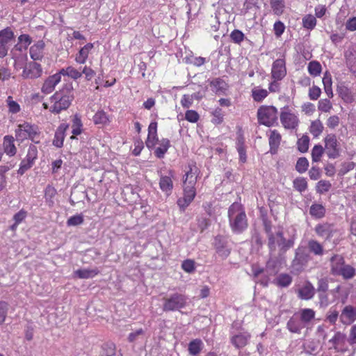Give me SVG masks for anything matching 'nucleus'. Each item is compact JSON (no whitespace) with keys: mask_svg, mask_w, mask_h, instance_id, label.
I'll use <instances>...</instances> for the list:
<instances>
[{"mask_svg":"<svg viewBox=\"0 0 356 356\" xmlns=\"http://www.w3.org/2000/svg\"><path fill=\"white\" fill-rule=\"evenodd\" d=\"M229 225L233 232L242 233L248 227V219L243 205L238 202L233 203L228 210Z\"/></svg>","mask_w":356,"mask_h":356,"instance_id":"1","label":"nucleus"},{"mask_svg":"<svg viewBox=\"0 0 356 356\" xmlns=\"http://www.w3.org/2000/svg\"><path fill=\"white\" fill-rule=\"evenodd\" d=\"M74 99L72 92L68 89L56 91L49 98V111L54 114H59L67 110Z\"/></svg>","mask_w":356,"mask_h":356,"instance_id":"2","label":"nucleus"},{"mask_svg":"<svg viewBox=\"0 0 356 356\" xmlns=\"http://www.w3.org/2000/svg\"><path fill=\"white\" fill-rule=\"evenodd\" d=\"M294 238L286 239L282 231H279L275 234L270 233L268 235V246L270 252L277 250L280 256L284 255L290 248L294 245Z\"/></svg>","mask_w":356,"mask_h":356,"instance_id":"3","label":"nucleus"},{"mask_svg":"<svg viewBox=\"0 0 356 356\" xmlns=\"http://www.w3.org/2000/svg\"><path fill=\"white\" fill-rule=\"evenodd\" d=\"M257 117L260 124L270 127L277 121L278 110L274 106L262 105L257 109Z\"/></svg>","mask_w":356,"mask_h":356,"instance_id":"4","label":"nucleus"},{"mask_svg":"<svg viewBox=\"0 0 356 356\" xmlns=\"http://www.w3.org/2000/svg\"><path fill=\"white\" fill-rule=\"evenodd\" d=\"M39 130L38 126L31 124L29 122H24L18 125L15 131V136L18 140H24L30 139L35 143H38L37 140L39 136Z\"/></svg>","mask_w":356,"mask_h":356,"instance_id":"5","label":"nucleus"},{"mask_svg":"<svg viewBox=\"0 0 356 356\" xmlns=\"http://www.w3.org/2000/svg\"><path fill=\"white\" fill-rule=\"evenodd\" d=\"M280 122L285 129H296L299 126L298 116L289 106L282 108L280 114Z\"/></svg>","mask_w":356,"mask_h":356,"instance_id":"6","label":"nucleus"},{"mask_svg":"<svg viewBox=\"0 0 356 356\" xmlns=\"http://www.w3.org/2000/svg\"><path fill=\"white\" fill-rule=\"evenodd\" d=\"M15 40V36L10 27H6L0 31V58H5Z\"/></svg>","mask_w":356,"mask_h":356,"instance_id":"7","label":"nucleus"},{"mask_svg":"<svg viewBox=\"0 0 356 356\" xmlns=\"http://www.w3.org/2000/svg\"><path fill=\"white\" fill-rule=\"evenodd\" d=\"M186 296L175 293L169 298L163 299V310L164 312L176 311L182 309L186 305Z\"/></svg>","mask_w":356,"mask_h":356,"instance_id":"8","label":"nucleus"},{"mask_svg":"<svg viewBox=\"0 0 356 356\" xmlns=\"http://www.w3.org/2000/svg\"><path fill=\"white\" fill-rule=\"evenodd\" d=\"M316 234L325 241H330L334 237L339 235V230L334 224L323 222L317 224L314 227Z\"/></svg>","mask_w":356,"mask_h":356,"instance_id":"9","label":"nucleus"},{"mask_svg":"<svg viewBox=\"0 0 356 356\" xmlns=\"http://www.w3.org/2000/svg\"><path fill=\"white\" fill-rule=\"evenodd\" d=\"M311 257L305 248L299 247L296 250L295 257L292 261L291 266L294 270L301 271L307 265Z\"/></svg>","mask_w":356,"mask_h":356,"instance_id":"10","label":"nucleus"},{"mask_svg":"<svg viewBox=\"0 0 356 356\" xmlns=\"http://www.w3.org/2000/svg\"><path fill=\"white\" fill-rule=\"evenodd\" d=\"M38 159V148L33 145H31L28 149L26 157L21 161L18 173L23 175L34 165Z\"/></svg>","mask_w":356,"mask_h":356,"instance_id":"11","label":"nucleus"},{"mask_svg":"<svg viewBox=\"0 0 356 356\" xmlns=\"http://www.w3.org/2000/svg\"><path fill=\"white\" fill-rule=\"evenodd\" d=\"M325 149L330 159L339 156V145L334 134H329L324 138Z\"/></svg>","mask_w":356,"mask_h":356,"instance_id":"12","label":"nucleus"},{"mask_svg":"<svg viewBox=\"0 0 356 356\" xmlns=\"http://www.w3.org/2000/svg\"><path fill=\"white\" fill-rule=\"evenodd\" d=\"M199 173L200 170L196 163H189L183 176V186L195 187Z\"/></svg>","mask_w":356,"mask_h":356,"instance_id":"13","label":"nucleus"},{"mask_svg":"<svg viewBox=\"0 0 356 356\" xmlns=\"http://www.w3.org/2000/svg\"><path fill=\"white\" fill-rule=\"evenodd\" d=\"M287 74L286 60L284 55L282 58L276 59L272 64L271 79L282 80Z\"/></svg>","mask_w":356,"mask_h":356,"instance_id":"14","label":"nucleus"},{"mask_svg":"<svg viewBox=\"0 0 356 356\" xmlns=\"http://www.w3.org/2000/svg\"><path fill=\"white\" fill-rule=\"evenodd\" d=\"M211 90L216 95H227L229 89V85L220 77H217L209 81Z\"/></svg>","mask_w":356,"mask_h":356,"instance_id":"15","label":"nucleus"},{"mask_svg":"<svg viewBox=\"0 0 356 356\" xmlns=\"http://www.w3.org/2000/svg\"><path fill=\"white\" fill-rule=\"evenodd\" d=\"M339 320L343 325H351L356 321V307L351 305H346L341 312Z\"/></svg>","mask_w":356,"mask_h":356,"instance_id":"16","label":"nucleus"},{"mask_svg":"<svg viewBox=\"0 0 356 356\" xmlns=\"http://www.w3.org/2000/svg\"><path fill=\"white\" fill-rule=\"evenodd\" d=\"M174 175L175 172L172 170H169L167 175H160L159 188L168 195L171 194L173 189Z\"/></svg>","mask_w":356,"mask_h":356,"instance_id":"17","label":"nucleus"},{"mask_svg":"<svg viewBox=\"0 0 356 356\" xmlns=\"http://www.w3.org/2000/svg\"><path fill=\"white\" fill-rule=\"evenodd\" d=\"M184 195L177 200L178 206L184 210L194 200L196 195L195 187L183 186Z\"/></svg>","mask_w":356,"mask_h":356,"instance_id":"18","label":"nucleus"},{"mask_svg":"<svg viewBox=\"0 0 356 356\" xmlns=\"http://www.w3.org/2000/svg\"><path fill=\"white\" fill-rule=\"evenodd\" d=\"M42 70L41 65L35 62H31L24 67L22 76L24 79H36L41 76Z\"/></svg>","mask_w":356,"mask_h":356,"instance_id":"19","label":"nucleus"},{"mask_svg":"<svg viewBox=\"0 0 356 356\" xmlns=\"http://www.w3.org/2000/svg\"><path fill=\"white\" fill-rule=\"evenodd\" d=\"M268 143L270 147V153L275 154L278 152L279 147L282 141V135L277 129L270 130L268 134Z\"/></svg>","mask_w":356,"mask_h":356,"instance_id":"20","label":"nucleus"},{"mask_svg":"<svg viewBox=\"0 0 356 356\" xmlns=\"http://www.w3.org/2000/svg\"><path fill=\"white\" fill-rule=\"evenodd\" d=\"M157 127L158 124L156 121L151 122L149 124L148 134L145 141V145L149 149H153L159 141Z\"/></svg>","mask_w":356,"mask_h":356,"instance_id":"21","label":"nucleus"},{"mask_svg":"<svg viewBox=\"0 0 356 356\" xmlns=\"http://www.w3.org/2000/svg\"><path fill=\"white\" fill-rule=\"evenodd\" d=\"M250 338L251 334L249 332H239L230 337V342L236 348L241 349L248 345Z\"/></svg>","mask_w":356,"mask_h":356,"instance_id":"22","label":"nucleus"},{"mask_svg":"<svg viewBox=\"0 0 356 356\" xmlns=\"http://www.w3.org/2000/svg\"><path fill=\"white\" fill-rule=\"evenodd\" d=\"M298 297L301 300H308L315 295V288L313 284L306 281L297 291Z\"/></svg>","mask_w":356,"mask_h":356,"instance_id":"23","label":"nucleus"},{"mask_svg":"<svg viewBox=\"0 0 356 356\" xmlns=\"http://www.w3.org/2000/svg\"><path fill=\"white\" fill-rule=\"evenodd\" d=\"M60 74L56 73L49 76L44 82L41 91L44 94H49L54 90L56 86L60 82Z\"/></svg>","mask_w":356,"mask_h":356,"instance_id":"24","label":"nucleus"},{"mask_svg":"<svg viewBox=\"0 0 356 356\" xmlns=\"http://www.w3.org/2000/svg\"><path fill=\"white\" fill-rule=\"evenodd\" d=\"M345 59L349 71L356 76V47L349 48L346 51Z\"/></svg>","mask_w":356,"mask_h":356,"instance_id":"25","label":"nucleus"},{"mask_svg":"<svg viewBox=\"0 0 356 356\" xmlns=\"http://www.w3.org/2000/svg\"><path fill=\"white\" fill-rule=\"evenodd\" d=\"M69 127L68 124L62 123L57 128L54 138L53 140V144L57 147H61L63 145V142L65 136V131Z\"/></svg>","mask_w":356,"mask_h":356,"instance_id":"26","label":"nucleus"},{"mask_svg":"<svg viewBox=\"0 0 356 356\" xmlns=\"http://www.w3.org/2000/svg\"><path fill=\"white\" fill-rule=\"evenodd\" d=\"M94 44L92 43H87L81 47L79 52L76 54L75 61L78 64H84L89 56L90 51L93 49Z\"/></svg>","mask_w":356,"mask_h":356,"instance_id":"27","label":"nucleus"},{"mask_svg":"<svg viewBox=\"0 0 356 356\" xmlns=\"http://www.w3.org/2000/svg\"><path fill=\"white\" fill-rule=\"evenodd\" d=\"M95 125L106 126L111 122V116L104 110L97 111L92 117Z\"/></svg>","mask_w":356,"mask_h":356,"instance_id":"28","label":"nucleus"},{"mask_svg":"<svg viewBox=\"0 0 356 356\" xmlns=\"http://www.w3.org/2000/svg\"><path fill=\"white\" fill-rule=\"evenodd\" d=\"M157 143L159 146L155 148L154 154L158 159H163L171 146L170 141L168 138H163Z\"/></svg>","mask_w":356,"mask_h":356,"instance_id":"29","label":"nucleus"},{"mask_svg":"<svg viewBox=\"0 0 356 356\" xmlns=\"http://www.w3.org/2000/svg\"><path fill=\"white\" fill-rule=\"evenodd\" d=\"M44 42L40 40L31 47L29 53L31 58L34 60H41L43 58Z\"/></svg>","mask_w":356,"mask_h":356,"instance_id":"30","label":"nucleus"},{"mask_svg":"<svg viewBox=\"0 0 356 356\" xmlns=\"http://www.w3.org/2000/svg\"><path fill=\"white\" fill-rule=\"evenodd\" d=\"M331 262V273L332 275H337L341 271V268L345 266V260L341 255L335 254L332 257Z\"/></svg>","mask_w":356,"mask_h":356,"instance_id":"31","label":"nucleus"},{"mask_svg":"<svg viewBox=\"0 0 356 356\" xmlns=\"http://www.w3.org/2000/svg\"><path fill=\"white\" fill-rule=\"evenodd\" d=\"M3 147L4 152L9 156H13L17 152L15 145V139L12 136H6L3 138Z\"/></svg>","mask_w":356,"mask_h":356,"instance_id":"32","label":"nucleus"},{"mask_svg":"<svg viewBox=\"0 0 356 356\" xmlns=\"http://www.w3.org/2000/svg\"><path fill=\"white\" fill-rule=\"evenodd\" d=\"M269 92L261 86H255L251 90V97L254 102H262L268 96Z\"/></svg>","mask_w":356,"mask_h":356,"instance_id":"33","label":"nucleus"},{"mask_svg":"<svg viewBox=\"0 0 356 356\" xmlns=\"http://www.w3.org/2000/svg\"><path fill=\"white\" fill-rule=\"evenodd\" d=\"M116 346L111 341H106L101 346L99 356H115Z\"/></svg>","mask_w":356,"mask_h":356,"instance_id":"34","label":"nucleus"},{"mask_svg":"<svg viewBox=\"0 0 356 356\" xmlns=\"http://www.w3.org/2000/svg\"><path fill=\"white\" fill-rule=\"evenodd\" d=\"M323 130L324 127L323 122L319 119L311 122L309 131L314 138H318L322 134Z\"/></svg>","mask_w":356,"mask_h":356,"instance_id":"35","label":"nucleus"},{"mask_svg":"<svg viewBox=\"0 0 356 356\" xmlns=\"http://www.w3.org/2000/svg\"><path fill=\"white\" fill-rule=\"evenodd\" d=\"M346 342V335L340 332L334 334L329 343L332 344V348L336 350H339L344 346Z\"/></svg>","mask_w":356,"mask_h":356,"instance_id":"36","label":"nucleus"},{"mask_svg":"<svg viewBox=\"0 0 356 356\" xmlns=\"http://www.w3.org/2000/svg\"><path fill=\"white\" fill-rule=\"evenodd\" d=\"M74 275L80 279H89L92 278L99 273L97 268L92 269H78L74 271Z\"/></svg>","mask_w":356,"mask_h":356,"instance_id":"37","label":"nucleus"},{"mask_svg":"<svg viewBox=\"0 0 356 356\" xmlns=\"http://www.w3.org/2000/svg\"><path fill=\"white\" fill-rule=\"evenodd\" d=\"M325 208L321 204H313L309 209V214L316 219L323 218L325 215Z\"/></svg>","mask_w":356,"mask_h":356,"instance_id":"38","label":"nucleus"},{"mask_svg":"<svg viewBox=\"0 0 356 356\" xmlns=\"http://www.w3.org/2000/svg\"><path fill=\"white\" fill-rule=\"evenodd\" d=\"M203 346L204 344L201 339H193L188 343V353L193 356H197L202 351Z\"/></svg>","mask_w":356,"mask_h":356,"instance_id":"39","label":"nucleus"},{"mask_svg":"<svg viewBox=\"0 0 356 356\" xmlns=\"http://www.w3.org/2000/svg\"><path fill=\"white\" fill-rule=\"evenodd\" d=\"M292 277L287 273L280 274L274 280V284L280 287H287L292 282Z\"/></svg>","mask_w":356,"mask_h":356,"instance_id":"40","label":"nucleus"},{"mask_svg":"<svg viewBox=\"0 0 356 356\" xmlns=\"http://www.w3.org/2000/svg\"><path fill=\"white\" fill-rule=\"evenodd\" d=\"M58 74H60V76L62 75L67 76L74 80L79 79L82 76V73L72 66L62 68Z\"/></svg>","mask_w":356,"mask_h":356,"instance_id":"41","label":"nucleus"},{"mask_svg":"<svg viewBox=\"0 0 356 356\" xmlns=\"http://www.w3.org/2000/svg\"><path fill=\"white\" fill-rule=\"evenodd\" d=\"M308 248L310 252L317 256H322L324 253L322 244L314 239H311L308 241Z\"/></svg>","mask_w":356,"mask_h":356,"instance_id":"42","label":"nucleus"},{"mask_svg":"<svg viewBox=\"0 0 356 356\" xmlns=\"http://www.w3.org/2000/svg\"><path fill=\"white\" fill-rule=\"evenodd\" d=\"M270 8L275 15L280 16L285 8L284 0H269Z\"/></svg>","mask_w":356,"mask_h":356,"instance_id":"43","label":"nucleus"},{"mask_svg":"<svg viewBox=\"0 0 356 356\" xmlns=\"http://www.w3.org/2000/svg\"><path fill=\"white\" fill-rule=\"evenodd\" d=\"M339 95L346 103H352L355 100V94L347 87H341Z\"/></svg>","mask_w":356,"mask_h":356,"instance_id":"44","label":"nucleus"},{"mask_svg":"<svg viewBox=\"0 0 356 356\" xmlns=\"http://www.w3.org/2000/svg\"><path fill=\"white\" fill-rule=\"evenodd\" d=\"M82 127L83 124L81 120V118L79 115L76 114L74 115L72 119V133L73 136L71 138H74V136L80 135L82 132Z\"/></svg>","mask_w":356,"mask_h":356,"instance_id":"45","label":"nucleus"},{"mask_svg":"<svg viewBox=\"0 0 356 356\" xmlns=\"http://www.w3.org/2000/svg\"><path fill=\"white\" fill-rule=\"evenodd\" d=\"M307 70L312 76L316 77L321 74L322 67L318 61L312 60L308 63Z\"/></svg>","mask_w":356,"mask_h":356,"instance_id":"46","label":"nucleus"},{"mask_svg":"<svg viewBox=\"0 0 356 356\" xmlns=\"http://www.w3.org/2000/svg\"><path fill=\"white\" fill-rule=\"evenodd\" d=\"M211 122L215 125H218L223 122L225 113L221 108L216 107L211 112Z\"/></svg>","mask_w":356,"mask_h":356,"instance_id":"47","label":"nucleus"},{"mask_svg":"<svg viewBox=\"0 0 356 356\" xmlns=\"http://www.w3.org/2000/svg\"><path fill=\"white\" fill-rule=\"evenodd\" d=\"M315 311L312 309H302L300 311V317L302 322L305 323H309L315 318Z\"/></svg>","mask_w":356,"mask_h":356,"instance_id":"48","label":"nucleus"},{"mask_svg":"<svg viewBox=\"0 0 356 356\" xmlns=\"http://www.w3.org/2000/svg\"><path fill=\"white\" fill-rule=\"evenodd\" d=\"M32 39L28 34H22L18 37V44L16 45L17 49H26L31 44Z\"/></svg>","mask_w":356,"mask_h":356,"instance_id":"49","label":"nucleus"},{"mask_svg":"<svg viewBox=\"0 0 356 356\" xmlns=\"http://www.w3.org/2000/svg\"><path fill=\"white\" fill-rule=\"evenodd\" d=\"M356 274V270L352 266L346 264L345 266L341 268V271L337 275L342 276L345 280H349L353 278Z\"/></svg>","mask_w":356,"mask_h":356,"instance_id":"50","label":"nucleus"},{"mask_svg":"<svg viewBox=\"0 0 356 356\" xmlns=\"http://www.w3.org/2000/svg\"><path fill=\"white\" fill-rule=\"evenodd\" d=\"M293 188L300 193L304 192L308 187L307 181L304 177H297L293 181Z\"/></svg>","mask_w":356,"mask_h":356,"instance_id":"51","label":"nucleus"},{"mask_svg":"<svg viewBox=\"0 0 356 356\" xmlns=\"http://www.w3.org/2000/svg\"><path fill=\"white\" fill-rule=\"evenodd\" d=\"M216 238L215 248L216 250L217 253L222 257V258L227 257L230 254V250L227 248L223 243H221L220 239Z\"/></svg>","mask_w":356,"mask_h":356,"instance_id":"52","label":"nucleus"},{"mask_svg":"<svg viewBox=\"0 0 356 356\" xmlns=\"http://www.w3.org/2000/svg\"><path fill=\"white\" fill-rule=\"evenodd\" d=\"M325 151L321 145H316L312 150V159L313 162H319Z\"/></svg>","mask_w":356,"mask_h":356,"instance_id":"53","label":"nucleus"},{"mask_svg":"<svg viewBox=\"0 0 356 356\" xmlns=\"http://www.w3.org/2000/svg\"><path fill=\"white\" fill-rule=\"evenodd\" d=\"M333 108L329 99H321L318 102V109L322 113H330Z\"/></svg>","mask_w":356,"mask_h":356,"instance_id":"54","label":"nucleus"},{"mask_svg":"<svg viewBox=\"0 0 356 356\" xmlns=\"http://www.w3.org/2000/svg\"><path fill=\"white\" fill-rule=\"evenodd\" d=\"M332 188V184L330 181L320 180L316 186V193L319 194H324L328 192Z\"/></svg>","mask_w":356,"mask_h":356,"instance_id":"55","label":"nucleus"},{"mask_svg":"<svg viewBox=\"0 0 356 356\" xmlns=\"http://www.w3.org/2000/svg\"><path fill=\"white\" fill-rule=\"evenodd\" d=\"M309 138L307 135H303L297 141L298 149L302 152H307L309 149Z\"/></svg>","mask_w":356,"mask_h":356,"instance_id":"56","label":"nucleus"},{"mask_svg":"<svg viewBox=\"0 0 356 356\" xmlns=\"http://www.w3.org/2000/svg\"><path fill=\"white\" fill-rule=\"evenodd\" d=\"M339 313L337 311V308L334 307H332L327 312L325 319L331 325H335L338 318H339Z\"/></svg>","mask_w":356,"mask_h":356,"instance_id":"57","label":"nucleus"},{"mask_svg":"<svg viewBox=\"0 0 356 356\" xmlns=\"http://www.w3.org/2000/svg\"><path fill=\"white\" fill-rule=\"evenodd\" d=\"M302 25L305 29L312 30L316 25V19L312 15H307L302 18Z\"/></svg>","mask_w":356,"mask_h":356,"instance_id":"58","label":"nucleus"},{"mask_svg":"<svg viewBox=\"0 0 356 356\" xmlns=\"http://www.w3.org/2000/svg\"><path fill=\"white\" fill-rule=\"evenodd\" d=\"M6 103L10 113L15 114L19 112V104L17 102L14 101L11 96L8 97L6 99Z\"/></svg>","mask_w":356,"mask_h":356,"instance_id":"59","label":"nucleus"},{"mask_svg":"<svg viewBox=\"0 0 356 356\" xmlns=\"http://www.w3.org/2000/svg\"><path fill=\"white\" fill-rule=\"evenodd\" d=\"M309 167V161L305 157L299 158L296 165V170L300 172L303 173L307 171Z\"/></svg>","mask_w":356,"mask_h":356,"instance_id":"60","label":"nucleus"},{"mask_svg":"<svg viewBox=\"0 0 356 356\" xmlns=\"http://www.w3.org/2000/svg\"><path fill=\"white\" fill-rule=\"evenodd\" d=\"M9 305L6 301H0V325H2L6 319Z\"/></svg>","mask_w":356,"mask_h":356,"instance_id":"61","label":"nucleus"},{"mask_svg":"<svg viewBox=\"0 0 356 356\" xmlns=\"http://www.w3.org/2000/svg\"><path fill=\"white\" fill-rule=\"evenodd\" d=\"M230 38L232 42H234L236 44H240L245 38V35L243 33L238 30V29H234L232 31L230 34Z\"/></svg>","mask_w":356,"mask_h":356,"instance_id":"62","label":"nucleus"},{"mask_svg":"<svg viewBox=\"0 0 356 356\" xmlns=\"http://www.w3.org/2000/svg\"><path fill=\"white\" fill-rule=\"evenodd\" d=\"M340 124V118L337 115L330 116L326 120V125L330 129H335Z\"/></svg>","mask_w":356,"mask_h":356,"instance_id":"63","label":"nucleus"},{"mask_svg":"<svg viewBox=\"0 0 356 356\" xmlns=\"http://www.w3.org/2000/svg\"><path fill=\"white\" fill-rule=\"evenodd\" d=\"M83 216L82 214H76L68 218L67 225L68 226H77L83 224Z\"/></svg>","mask_w":356,"mask_h":356,"instance_id":"64","label":"nucleus"}]
</instances>
